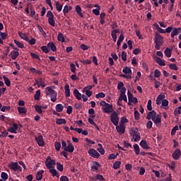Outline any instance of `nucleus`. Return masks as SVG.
<instances>
[{
    "instance_id": "nucleus-32",
    "label": "nucleus",
    "mask_w": 181,
    "mask_h": 181,
    "mask_svg": "<svg viewBox=\"0 0 181 181\" xmlns=\"http://www.w3.org/2000/svg\"><path fill=\"white\" fill-rule=\"evenodd\" d=\"M139 145L141 146V148H143V149H149V146L145 140H141L139 143Z\"/></svg>"
},
{
    "instance_id": "nucleus-22",
    "label": "nucleus",
    "mask_w": 181,
    "mask_h": 181,
    "mask_svg": "<svg viewBox=\"0 0 181 181\" xmlns=\"http://www.w3.org/2000/svg\"><path fill=\"white\" fill-rule=\"evenodd\" d=\"M180 155H181V151L180 149H176L173 153V155H172V157L175 160H177V159H179V158L180 157Z\"/></svg>"
},
{
    "instance_id": "nucleus-18",
    "label": "nucleus",
    "mask_w": 181,
    "mask_h": 181,
    "mask_svg": "<svg viewBox=\"0 0 181 181\" xmlns=\"http://www.w3.org/2000/svg\"><path fill=\"white\" fill-rule=\"evenodd\" d=\"M86 142L84 144H83V146L85 148V149H88V148H91L92 145H95V141L88 139V138H86Z\"/></svg>"
},
{
    "instance_id": "nucleus-38",
    "label": "nucleus",
    "mask_w": 181,
    "mask_h": 181,
    "mask_svg": "<svg viewBox=\"0 0 181 181\" xmlns=\"http://www.w3.org/2000/svg\"><path fill=\"white\" fill-rule=\"evenodd\" d=\"M34 108L38 114H42L43 112L42 107L39 105H35Z\"/></svg>"
},
{
    "instance_id": "nucleus-37",
    "label": "nucleus",
    "mask_w": 181,
    "mask_h": 181,
    "mask_svg": "<svg viewBox=\"0 0 181 181\" xmlns=\"http://www.w3.org/2000/svg\"><path fill=\"white\" fill-rule=\"evenodd\" d=\"M64 109V106H63L62 104H57L55 106V110L57 112H62L63 110Z\"/></svg>"
},
{
    "instance_id": "nucleus-33",
    "label": "nucleus",
    "mask_w": 181,
    "mask_h": 181,
    "mask_svg": "<svg viewBox=\"0 0 181 181\" xmlns=\"http://www.w3.org/2000/svg\"><path fill=\"white\" fill-rule=\"evenodd\" d=\"M98 168H100V163L98 162L93 163L91 167L92 172H97V170H98Z\"/></svg>"
},
{
    "instance_id": "nucleus-6",
    "label": "nucleus",
    "mask_w": 181,
    "mask_h": 181,
    "mask_svg": "<svg viewBox=\"0 0 181 181\" xmlns=\"http://www.w3.org/2000/svg\"><path fill=\"white\" fill-rule=\"evenodd\" d=\"M46 95H48L51 98L52 103H56L57 101V92L52 88V86H48L46 88Z\"/></svg>"
},
{
    "instance_id": "nucleus-45",
    "label": "nucleus",
    "mask_w": 181,
    "mask_h": 181,
    "mask_svg": "<svg viewBox=\"0 0 181 181\" xmlns=\"http://www.w3.org/2000/svg\"><path fill=\"white\" fill-rule=\"evenodd\" d=\"M134 152L136 153V155H139L141 150L139 148V146L138 144H134Z\"/></svg>"
},
{
    "instance_id": "nucleus-9",
    "label": "nucleus",
    "mask_w": 181,
    "mask_h": 181,
    "mask_svg": "<svg viewBox=\"0 0 181 181\" xmlns=\"http://www.w3.org/2000/svg\"><path fill=\"white\" fill-rule=\"evenodd\" d=\"M110 121L115 127H117L119 122V117H118V113H117L115 110H114L110 115Z\"/></svg>"
},
{
    "instance_id": "nucleus-27",
    "label": "nucleus",
    "mask_w": 181,
    "mask_h": 181,
    "mask_svg": "<svg viewBox=\"0 0 181 181\" xmlns=\"http://www.w3.org/2000/svg\"><path fill=\"white\" fill-rule=\"evenodd\" d=\"M12 60H16L19 56V50H13L10 52Z\"/></svg>"
},
{
    "instance_id": "nucleus-31",
    "label": "nucleus",
    "mask_w": 181,
    "mask_h": 181,
    "mask_svg": "<svg viewBox=\"0 0 181 181\" xmlns=\"http://www.w3.org/2000/svg\"><path fill=\"white\" fill-rule=\"evenodd\" d=\"M64 91L66 98H69L70 97V86L69 84L65 85Z\"/></svg>"
},
{
    "instance_id": "nucleus-5",
    "label": "nucleus",
    "mask_w": 181,
    "mask_h": 181,
    "mask_svg": "<svg viewBox=\"0 0 181 181\" xmlns=\"http://www.w3.org/2000/svg\"><path fill=\"white\" fill-rule=\"evenodd\" d=\"M62 148L65 151V152H69V153H73L74 152V146L69 140H67L66 143V141L62 140Z\"/></svg>"
},
{
    "instance_id": "nucleus-41",
    "label": "nucleus",
    "mask_w": 181,
    "mask_h": 181,
    "mask_svg": "<svg viewBox=\"0 0 181 181\" xmlns=\"http://www.w3.org/2000/svg\"><path fill=\"white\" fill-rule=\"evenodd\" d=\"M119 99L122 101H124V103H128V99L127 98V95H125V93H120Z\"/></svg>"
},
{
    "instance_id": "nucleus-51",
    "label": "nucleus",
    "mask_w": 181,
    "mask_h": 181,
    "mask_svg": "<svg viewBox=\"0 0 181 181\" xmlns=\"http://www.w3.org/2000/svg\"><path fill=\"white\" fill-rule=\"evenodd\" d=\"M127 122H128V119H127V117H123L121 118L119 124L122 125H125V124H127Z\"/></svg>"
},
{
    "instance_id": "nucleus-10",
    "label": "nucleus",
    "mask_w": 181,
    "mask_h": 181,
    "mask_svg": "<svg viewBox=\"0 0 181 181\" xmlns=\"http://www.w3.org/2000/svg\"><path fill=\"white\" fill-rule=\"evenodd\" d=\"M47 18H48V23L50 26L54 28L56 26V21H54V15L52 11H48L47 13Z\"/></svg>"
},
{
    "instance_id": "nucleus-59",
    "label": "nucleus",
    "mask_w": 181,
    "mask_h": 181,
    "mask_svg": "<svg viewBox=\"0 0 181 181\" xmlns=\"http://www.w3.org/2000/svg\"><path fill=\"white\" fill-rule=\"evenodd\" d=\"M160 71H159V69H156L154 71V77L158 78V77H160Z\"/></svg>"
},
{
    "instance_id": "nucleus-52",
    "label": "nucleus",
    "mask_w": 181,
    "mask_h": 181,
    "mask_svg": "<svg viewBox=\"0 0 181 181\" xmlns=\"http://www.w3.org/2000/svg\"><path fill=\"white\" fill-rule=\"evenodd\" d=\"M35 100H40V90H37L34 95Z\"/></svg>"
},
{
    "instance_id": "nucleus-36",
    "label": "nucleus",
    "mask_w": 181,
    "mask_h": 181,
    "mask_svg": "<svg viewBox=\"0 0 181 181\" xmlns=\"http://www.w3.org/2000/svg\"><path fill=\"white\" fill-rule=\"evenodd\" d=\"M18 36L21 37V39H23V40H25V42H29V38L28 37V36H26L25 33H18Z\"/></svg>"
},
{
    "instance_id": "nucleus-21",
    "label": "nucleus",
    "mask_w": 181,
    "mask_h": 181,
    "mask_svg": "<svg viewBox=\"0 0 181 181\" xmlns=\"http://www.w3.org/2000/svg\"><path fill=\"white\" fill-rule=\"evenodd\" d=\"M156 63H157V64H159V66H166V63L164 62V61H163L162 59H160V57H157V56H153V57Z\"/></svg>"
},
{
    "instance_id": "nucleus-20",
    "label": "nucleus",
    "mask_w": 181,
    "mask_h": 181,
    "mask_svg": "<svg viewBox=\"0 0 181 181\" xmlns=\"http://www.w3.org/2000/svg\"><path fill=\"white\" fill-rule=\"evenodd\" d=\"M181 31V28H173V31L171 32V37L172 39H174L175 36H177Z\"/></svg>"
},
{
    "instance_id": "nucleus-35",
    "label": "nucleus",
    "mask_w": 181,
    "mask_h": 181,
    "mask_svg": "<svg viewBox=\"0 0 181 181\" xmlns=\"http://www.w3.org/2000/svg\"><path fill=\"white\" fill-rule=\"evenodd\" d=\"M98 146H99V148H97V151L100 153V155H104V153H105V150L103 148V144H98Z\"/></svg>"
},
{
    "instance_id": "nucleus-14",
    "label": "nucleus",
    "mask_w": 181,
    "mask_h": 181,
    "mask_svg": "<svg viewBox=\"0 0 181 181\" xmlns=\"http://www.w3.org/2000/svg\"><path fill=\"white\" fill-rule=\"evenodd\" d=\"M127 97L129 100V105H131V103H134V104H136V103H138V99L136 98H134V95H132L129 90L127 91Z\"/></svg>"
},
{
    "instance_id": "nucleus-19",
    "label": "nucleus",
    "mask_w": 181,
    "mask_h": 181,
    "mask_svg": "<svg viewBox=\"0 0 181 181\" xmlns=\"http://www.w3.org/2000/svg\"><path fill=\"white\" fill-rule=\"evenodd\" d=\"M17 110L18 111V114L21 115V117H26V112H28L26 107L18 106Z\"/></svg>"
},
{
    "instance_id": "nucleus-39",
    "label": "nucleus",
    "mask_w": 181,
    "mask_h": 181,
    "mask_svg": "<svg viewBox=\"0 0 181 181\" xmlns=\"http://www.w3.org/2000/svg\"><path fill=\"white\" fill-rule=\"evenodd\" d=\"M164 54L166 57H172V49L170 48H166L164 51Z\"/></svg>"
},
{
    "instance_id": "nucleus-62",
    "label": "nucleus",
    "mask_w": 181,
    "mask_h": 181,
    "mask_svg": "<svg viewBox=\"0 0 181 181\" xmlns=\"http://www.w3.org/2000/svg\"><path fill=\"white\" fill-rule=\"evenodd\" d=\"M1 179H3V180H7L8 174L5 172L1 173Z\"/></svg>"
},
{
    "instance_id": "nucleus-4",
    "label": "nucleus",
    "mask_w": 181,
    "mask_h": 181,
    "mask_svg": "<svg viewBox=\"0 0 181 181\" xmlns=\"http://www.w3.org/2000/svg\"><path fill=\"white\" fill-rule=\"evenodd\" d=\"M100 105L102 107V111L106 114H111L115 111L112 105L109 104L104 100L100 102Z\"/></svg>"
},
{
    "instance_id": "nucleus-16",
    "label": "nucleus",
    "mask_w": 181,
    "mask_h": 181,
    "mask_svg": "<svg viewBox=\"0 0 181 181\" xmlns=\"http://www.w3.org/2000/svg\"><path fill=\"white\" fill-rule=\"evenodd\" d=\"M8 168L11 170H13L14 172H17L21 168V166L16 162H11L8 164Z\"/></svg>"
},
{
    "instance_id": "nucleus-25",
    "label": "nucleus",
    "mask_w": 181,
    "mask_h": 181,
    "mask_svg": "<svg viewBox=\"0 0 181 181\" xmlns=\"http://www.w3.org/2000/svg\"><path fill=\"white\" fill-rule=\"evenodd\" d=\"M44 173H45L44 170H41L38 171L36 174V176H35L36 180H37V181L42 180V179H43V174Z\"/></svg>"
},
{
    "instance_id": "nucleus-48",
    "label": "nucleus",
    "mask_w": 181,
    "mask_h": 181,
    "mask_svg": "<svg viewBox=\"0 0 181 181\" xmlns=\"http://www.w3.org/2000/svg\"><path fill=\"white\" fill-rule=\"evenodd\" d=\"M121 168V161H116L113 163V169H119Z\"/></svg>"
},
{
    "instance_id": "nucleus-17",
    "label": "nucleus",
    "mask_w": 181,
    "mask_h": 181,
    "mask_svg": "<svg viewBox=\"0 0 181 181\" xmlns=\"http://www.w3.org/2000/svg\"><path fill=\"white\" fill-rule=\"evenodd\" d=\"M18 129H19V126H18V124L13 123L12 126L8 129V131L11 132V134H18Z\"/></svg>"
},
{
    "instance_id": "nucleus-56",
    "label": "nucleus",
    "mask_w": 181,
    "mask_h": 181,
    "mask_svg": "<svg viewBox=\"0 0 181 181\" xmlns=\"http://www.w3.org/2000/svg\"><path fill=\"white\" fill-rule=\"evenodd\" d=\"M147 110L151 111L152 110V100L149 99L147 103Z\"/></svg>"
},
{
    "instance_id": "nucleus-47",
    "label": "nucleus",
    "mask_w": 181,
    "mask_h": 181,
    "mask_svg": "<svg viewBox=\"0 0 181 181\" xmlns=\"http://www.w3.org/2000/svg\"><path fill=\"white\" fill-rule=\"evenodd\" d=\"M13 42H14L15 45H16V46H18V47H19L20 49H23V47H25L23 43H22L16 40H14Z\"/></svg>"
},
{
    "instance_id": "nucleus-26",
    "label": "nucleus",
    "mask_w": 181,
    "mask_h": 181,
    "mask_svg": "<svg viewBox=\"0 0 181 181\" xmlns=\"http://www.w3.org/2000/svg\"><path fill=\"white\" fill-rule=\"evenodd\" d=\"M117 88L119 90L120 93H126L127 91V88L124 87V83L120 82L117 84Z\"/></svg>"
},
{
    "instance_id": "nucleus-2",
    "label": "nucleus",
    "mask_w": 181,
    "mask_h": 181,
    "mask_svg": "<svg viewBox=\"0 0 181 181\" xmlns=\"http://www.w3.org/2000/svg\"><path fill=\"white\" fill-rule=\"evenodd\" d=\"M147 119H151L156 127H161L162 125V116L156 115L155 110L149 112L146 117Z\"/></svg>"
},
{
    "instance_id": "nucleus-7",
    "label": "nucleus",
    "mask_w": 181,
    "mask_h": 181,
    "mask_svg": "<svg viewBox=\"0 0 181 181\" xmlns=\"http://www.w3.org/2000/svg\"><path fill=\"white\" fill-rule=\"evenodd\" d=\"M155 49H156V50H160V46H162V45H163V37L162 35H160V34L156 33L155 37Z\"/></svg>"
},
{
    "instance_id": "nucleus-60",
    "label": "nucleus",
    "mask_w": 181,
    "mask_h": 181,
    "mask_svg": "<svg viewBox=\"0 0 181 181\" xmlns=\"http://www.w3.org/2000/svg\"><path fill=\"white\" fill-rule=\"evenodd\" d=\"M101 10V8H94L92 12L93 13H94V15H95L96 16H98V15H100V11Z\"/></svg>"
},
{
    "instance_id": "nucleus-46",
    "label": "nucleus",
    "mask_w": 181,
    "mask_h": 181,
    "mask_svg": "<svg viewBox=\"0 0 181 181\" xmlns=\"http://www.w3.org/2000/svg\"><path fill=\"white\" fill-rule=\"evenodd\" d=\"M3 78L4 80V83L6 84V86H7V87H11V80H9L8 77L5 76H3Z\"/></svg>"
},
{
    "instance_id": "nucleus-50",
    "label": "nucleus",
    "mask_w": 181,
    "mask_h": 181,
    "mask_svg": "<svg viewBox=\"0 0 181 181\" xmlns=\"http://www.w3.org/2000/svg\"><path fill=\"white\" fill-rule=\"evenodd\" d=\"M57 169L59 172H63L64 167L63 166L62 164H60V163H57Z\"/></svg>"
},
{
    "instance_id": "nucleus-57",
    "label": "nucleus",
    "mask_w": 181,
    "mask_h": 181,
    "mask_svg": "<svg viewBox=\"0 0 181 181\" xmlns=\"http://www.w3.org/2000/svg\"><path fill=\"white\" fill-rule=\"evenodd\" d=\"M54 146L57 152H59L62 148V144H60V142H56Z\"/></svg>"
},
{
    "instance_id": "nucleus-49",
    "label": "nucleus",
    "mask_w": 181,
    "mask_h": 181,
    "mask_svg": "<svg viewBox=\"0 0 181 181\" xmlns=\"http://www.w3.org/2000/svg\"><path fill=\"white\" fill-rule=\"evenodd\" d=\"M93 118H95V115L91 116V118H88V121L89 124H90L91 125H94V127H97V124H95V122H94V120L93 119Z\"/></svg>"
},
{
    "instance_id": "nucleus-58",
    "label": "nucleus",
    "mask_w": 181,
    "mask_h": 181,
    "mask_svg": "<svg viewBox=\"0 0 181 181\" xmlns=\"http://www.w3.org/2000/svg\"><path fill=\"white\" fill-rule=\"evenodd\" d=\"M179 129V127L178 126H175L172 130H171V135L173 136V135L176 134V131H177Z\"/></svg>"
},
{
    "instance_id": "nucleus-53",
    "label": "nucleus",
    "mask_w": 181,
    "mask_h": 181,
    "mask_svg": "<svg viewBox=\"0 0 181 181\" xmlns=\"http://www.w3.org/2000/svg\"><path fill=\"white\" fill-rule=\"evenodd\" d=\"M105 98V93L100 92L95 95V98Z\"/></svg>"
},
{
    "instance_id": "nucleus-54",
    "label": "nucleus",
    "mask_w": 181,
    "mask_h": 181,
    "mask_svg": "<svg viewBox=\"0 0 181 181\" xmlns=\"http://www.w3.org/2000/svg\"><path fill=\"white\" fill-rule=\"evenodd\" d=\"M169 67L170 70H175V71H177L178 69L177 65H176V64H170Z\"/></svg>"
},
{
    "instance_id": "nucleus-34",
    "label": "nucleus",
    "mask_w": 181,
    "mask_h": 181,
    "mask_svg": "<svg viewBox=\"0 0 181 181\" xmlns=\"http://www.w3.org/2000/svg\"><path fill=\"white\" fill-rule=\"evenodd\" d=\"M74 95L76 97V100H81V93H80V92L78 91V90H77L76 88H75L74 90Z\"/></svg>"
},
{
    "instance_id": "nucleus-42",
    "label": "nucleus",
    "mask_w": 181,
    "mask_h": 181,
    "mask_svg": "<svg viewBox=\"0 0 181 181\" xmlns=\"http://www.w3.org/2000/svg\"><path fill=\"white\" fill-rule=\"evenodd\" d=\"M166 165L170 168V169H171V170H175V169H176V162L175 161H172L171 164L167 163Z\"/></svg>"
},
{
    "instance_id": "nucleus-24",
    "label": "nucleus",
    "mask_w": 181,
    "mask_h": 181,
    "mask_svg": "<svg viewBox=\"0 0 181 181\" xmlns=\"http://www.w3.org/2000/svg\"><path fill=\"white\" fill-rule=\"evenodd\" d=\"M115 127L119 134H124V132H125V125L119 124V125L117 124Z\"/></svg>"
},
{
    "instance_id": "nucleus-30",
    "label": "nucleus",
    "mask_w": 181,
    "mask_h": 181,
    "mask_svg": "<svg viewBox=\"0 0 181 181\" xmlns=\"http://www.w3.org/2000/svg\"><path fill=\"white\" fill-rule=\"evenodd\" d=\"M117 33H119V30L115 29L111 31V36L114 42H117Z\"/></svg>"
},
{
    "instance_id": "nucleus-55",
    "label": "nucleus",
    "mask_w": 181,
    "mask_h": 181,
    "mask_svg": "<svg viewBox=\"0 0 181 181\" xmlns=\"http://www.w3.org/2000/svg\"><path fill=\"white\" fill-rule=\"evenodd\" d=\"M41 50L44 52V53H49V52H50V50L49 49V47L47 46H42L41 47Z\"/></svg>"
},
{
    "instance_id": "nucleus-28",
    "label": "nucleus",
    "mask_w": 181,
    "mask_h": 181,
    "mask_svg": "<svg viewBox=\"0 0 181 181\" xmlns=\"http://www.w3.org/2000/svg\"><path fill=\"white\" fill-rule=\"evenodd\" d=\"M75 11L76 13L80 16L81 18H84V13L81 11V6L80 5H77L75 8Z\"/></svg>"
},
{
    "instance_id": "nucleus-13",
    "label": "nucleus",
    "mask_w": 181,
    "mask_h": 181,
    "mask_svg": "<svg viewBox=\"0 0 181 181\" xmlns=\"http://www.w3.org/2000/svg\"><path fill=\"white\" fill-rule=\"evenodd\" d=\"M35 81L38 88L42 87V88H45V87L47 86L45 80H43L42 78H37L35 79Z\"/></svg>"
},
{
    "instance_id": "nucleus-43",
    "label": "nucleus",
    "mask_w": 181,
    "mask_h": 181,
    "mask_svg": "<svg viewBox=\"0 0 181 181\" xmlns=\"http://www.w3.org/2000/svg\"><path fill=\"white\" fill-rule=\"evenodd\" d=\"M57 40L59 42H62V43H64V35H63V33H59L57 35Z\"/></svg>"
},
{
    "instance_id": "nucleus-11",
    "label": "nucleus",
    "mask_w": 181,
    "mask_h": 181,
    "mask_svg": "<svg viewBox=\"0 0 181 181\" xmlns=\"http://www.w3.org/2000/svg\"><path fill=\"white\" fill-rule=\"evenodd\" d=\"M93 87H95L94 85H90V86H86L83 88L82 92L85 93L87 97H91V95H93V91H91L90 90H93Z\"/></svg>"
},
{
    "instance_id": "nucleus-12",
    "label": "nucleus",
    "mask_w": 181,
    "mask_h": 181,
    "mask_svg": "<svg viewBox=\"0 0 181 181\" xmlns=\"http://www.w3.org/2000/svg\"><path fill=\"white\" fill-rule=\"evenodd\" d=\"M132 138L134 140V142H138L141 139V134L136 130L132 129Z\"/></svg>"
},
{
    "instance_id": "nucleus-61",
    "label": "nucleus",
    "mask_w": 181,
    "mask_h": 181,
    "mask_svg": "<svg viewBox=\"0 0 181 181\" xmlns=\"http://www.w3.org/2000/svg\"><path fill=\"white\" fill-rule=\"evenodd\" d=\"M140 118V114L138 110H135L134 111V119L138 120Z\"/></svg>"
},
{
    "instance_id": "nucleus-3",
    "label": "nucleus",
    "mask_w": 181,
    "mask_h": 181,
    "mask_svg": "<svg viewBox=\"0 0 181 181\" xmlns=\"http://www.w3.org/2000/svg\"><path fill=\"white\" fill-rule=\"evenodd\" d=\"M165 98H166L165 94L161 93L158 95L156 100V104L157 105H160L161 104L162 108H164V110H169V100Z\"/></svg>"
},
{
    "instance_id": "nucleus-29",
    "label": "nucleus",
    "mask_w": 181,
    "mask_h": 181,
    "mask_svg": "<svg viewBox=\"0 0 181 181\" xmlns=\"http://www.w3.org/2000/svg\"><path fill=\"white\" fill-rule=\"evenodd\" d=\"M47 47L49 50H52V52H57V47L54 45V42H49L47 45Z\"/></svg>"
},
{
    "instance_id": "nucleus-44",
    "label": "nucleus",
    "mask_w": 181,
    "mask_h": 181,
    "mask_svg": "<svg viewBox=\"0 0 181 181\" xmlns=\"http://www.w3.org/2000/svg\"><path fill=\"white\" fill-rule=\"evenodd\" d=\"M56 124L57 125H62V124H67V121H66V119H58L56 120Z\"/></svg>"
},
{
    "instance_id": "nucleus-1",
    "label": "nucleus",
    "mask_w": 181,
    "mask_h": 181,
    "mask_svg": "<svg viewBox=\"0 0 181 181\" xmlns=\"http://www.w3.org/2000/svg\"><path fill=\"white\" fill-rule=\"evenodd\" d=\"M47 169H49V173H51L52 177H60V175L57 172V170L54 168L56 166V160L52 159L50 156H47L45 163Z\"/></svg>"
},
{
    "instance_id": "nucleus-63",
    "label": "nucleus",
    "mask_w": 181,
    "mask_h": 181,
    "mask_svg": "<svg viewBox=\"0 0 181 181\" xmlns=\"http://www.w3.org/2000/svg\"><path fill=\"white\" fill-rule=\"evenodd\" d=\"M70 69H71V73H76V64H70Z\"/></svg>"
},
{
    "instance_id": "nucleus-23",
    "label": "nucleus",
    "mask_w": 181,
    "mask_h": 181,
    "mask_svg": "<svg viewBox=\"0 0 181 181\" xmlns=\"http://www.w3.org/2000/svg\"><path fill=\"white\" fill-rule=\"evenodd\" d=\"M35 141H37L39 146H43V145H45V141H43V136L42 135L35 137Z\"/></svg>"
},
{
    "instance_id": "nucleus-8",
    "label": "nucleus",
    "mask_w": 181,
    "mask_h": 181,
    "mask_svg": "<svg viewBox=\"0 0 181 181\" xmlns=\"http://www.w3.org/2000/svg\"><path fill=\"white\" fill-rule=\"evenodd\" d=\"M122 71L124 74H120V77H123V78H132V70L126 66L122 69Z\"/></svg>"
},
{
    "instance_id": "nucleus-40",
    "label": "nucleus",
    "mask_w": 181,
    "mask_h": 181,
    "mask_svg": "<svg viewBox=\"0 0 181 181\" xmlns=\"http://www.w3.org/2000/svg\"><path fill=\"white\" fill-rule=\"evenodd\" d=\"M56 9L57 12H62V10L63 9V5L60 4V1L56 2Z\"/></svg>"
},
{
    "instance_id": "nucleus-15",
    "label": "nucleus",
    "mask_w": 181,
    "mask_h": 181,
    "mask_svg": "<svg viewBox=\"0 0 181 181\" xmlns=\"http://www.w3.org/2000/svg\"><path fill=\"white\" fill-rule=\"evenodd\" d=\"M88 153L89 155V156H91L92 158H96L97 159H98V158H100V153L97 152V150L94 149V148H90L88 151Z\"/></svg>"
},
{
    "instance_id": "nucleus-64",
    "label": "nucleus",
    "mask_w": 181,
    "mask_h": 181,
    "mask_svg": "<svg viewBox=\"0 0 181 181\" xmlns=\"http://www.w3.org/2000/svg\"><path fill=\"white\" fill-rule=\"evenodd\" d=\"M122 59L123 60V62L127 61V52H125L124 51L122 52Z\"/></svg>"
}]
</instances>
